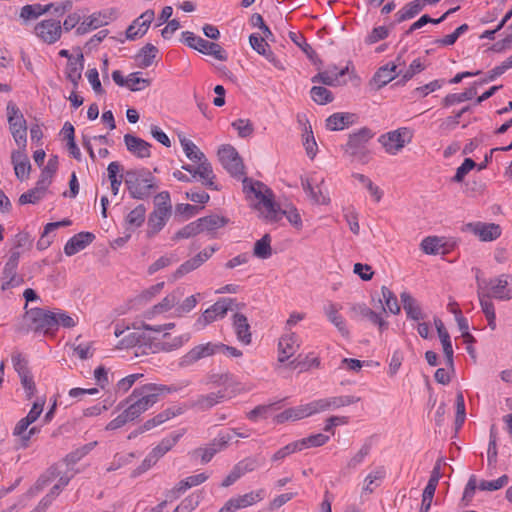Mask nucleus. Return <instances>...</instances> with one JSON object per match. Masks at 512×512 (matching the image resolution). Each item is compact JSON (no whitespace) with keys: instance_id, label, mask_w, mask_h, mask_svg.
Returning a JSON list of instances; mask_svg holds the SVG:
<instances>
[{"instance_id":"obj_5","label":"nucleus","mask_w":512,"mask_h":512,"mask_svg":"<svg viewBox=\"0 0 512 512\" xmlns=\"http://www.w3.org/2000/svg\"><path fill=\"white\" fill-rule=\"evenodd\" d=\"M243 187L245 191L252 192L259 200L256 208L264 215L265 219H275L276 202L271 189L260 181H253L249 178H244Z\"/></svg>"},{"instance_id":"obj_35","label":"nucleus","mask_w":512,"mask_h":512,"mask_svg":"<svg viewBox=\"0 0 512 512\" xmlns=\"http://www.w3.org/2000/svg\"><path fill=\"white\" fill-rule=\"evenodd\" d=\"M180 413H181L180 409H178L177 411H174L172 408H168V409L164 410L163 412L157 414L153 418L147 420L143 425H141L138 428V432L144 433L146 431H149Z\"/></svg>"},{"instance_id":"obj_45","label":"nucleus","mask_w":512,"mask_h":512,"mask_svg":"<svg viewBox=\"0 0 512 512\" xmlns=\"http://www.w3.org/2000/svg\"><path fill=\"white\" fill-rule=\"evenodd\" d=\"M477 94V89L472 86L462 93L448 94L442 101L444 107H449L467 100H471Z\"/></svg>"},{"instance_id":"obj_30","label":"nucleus","mask_w":512,"mask_h":512,"mask_svg":"<svg viewBox=\"0 0 512 512\" xmlns=\"http://www.w3.org/2000/svg\"><path fill=\"white\" fill-rule=\"evenodd\" d=\"M145 215L146 207L144 204H139L130 211L125 218L126 232H134L137 228L142 226L145 221Z\"/></svg>"},{"instance_id":"obj_38","label":"nucleus","mask_w":512,"mask_h":512,"mask_svg":"<svg viewBox=\"0 0 512 512\" xmlns=\"http://www.w3.org/2000/svg\"><path fill=\"white\" fill-rule=\"evenodd\" d=\"M208 479V475L205 473H200L196 475L189 476L183 480H181L175 488L171 491V494L174 495L175 498L179 496V494L184 493L187 489H190L194 486L200 485Z\"/></svg>"},{"instance_id":"obj_11","label":"nucleus","mask_w":512,"mask_h":512,"mask_svg":"<svg viewBox=\"0 0 512 512\" xmlns=\"http://www.w3.org/2000/svg\"><path fill=\"white\" fill-rule=\"evenodd\" d=\"M20 255L19 251L12 250L7 262L5 263L1 278V289L3 291L17 287L23 283V279L17 276V267Z\"/></svg>"},{"instance_id":"obj_3","label":"nucleus","mask_w":512,"mask_h":512,"mask_svg":"<svg viewBox=\"0 0 512 512\" xmlns=\"http://www.w3.org/2000/svg\"><path fill=\"white\" fill-rule=\"evenodd\" d=\"M155 209L147 222V237L152 238L166 225L171 215V199L168 191L158 193L154 198Z\"/></svg>"},{"instance_id":"obj_60","label":"nucleus","mask_w":512,"mask_h":512,"mask_svg":"<svg viewBox=\"0 0 512 512\" xmlns=\"http://www.w3.org/2000/svg\"><path fill=\"white\" fill-rule=\"evenodd\" d=\"M199 233H201V232H200V228H199V225L197 223V220H196V221H193V222L187 224L186 226H184L180 230H178L174 234V236L172 237V240L177 241V240H180V239L190 238V237L195 236V235H197Z\"/></svg>"},{"instance_id":"obj_62","label":"nucleus","mask_w":512,"mask_h":512,"mask_svg":"<svg viewBox=\"0 0 512 512\" xmlns=\"http://www.w3.org/2000/svg\"><path fill=\"white\" fill-rule=\"evenodd\" d=\"M355 179H357L360 183L364 184L370 194L375 198L377 202H379L382 198V191L379 187L375 186L373 182L364 174L354 173L352 175Z\"/></svg>"},{"instance_id":"obj_28","label":"nucleus","mask_w":512,"mask_h":512,"mask_svg":"<svg viewBox=\"0 0 512 512\" xmlns=\"http://www.w3.org/2000/svg\"><path fill=\"white\" fill-rule=\"evenodd\" d=\"M196 173H198V177L206 187L212 190H218V187L214 182L215 174L213 172L212 165L206 156L198 161Z\"/></svg>"},{"instance_id":"obj_13","label":"nucleus","mask_w":512,"mask_h":512,"mask_svg":"<svg viewBox=\"0 0 512 512\" xmlns=\"http://www.w3.org/2000/svg\"><path fill=\"white\" fill-rule=\"evenodd\" d=\"M349 315L354 320H368L372 324L377 325L380 331L387 329L388 322L385 321L381 314L376 313L364 303H354L349 307Z\"/></svg>"},{"instance_id":"obj_21","label":"nucleus","mask_w":512,"mask_h":512,"mask_svg":"<svg viewBox=\"0 0 512 512\" xmlns=\"http://www.w3.org/2000/svg\"><path fill=\"white\" fill-rule=\"evenodd\" d=\"M397 65L395 63H387L375 72L374 76L370 81L371 86H375L376 90L384 87L386 84L391 82L397 75L401 74V71L397 72Z\"/></svg>"},{"instance_id":"obj_51","label":"nucleus","mask_w":512,"mask_h":512,"mask_svg":"<svg viewBox=\"0 0 512 512\" xmlns=\"http://www.w3.org/2000/svg\"><path fill=\"white\" fill-rule=\"evenodd\" d=\"M289 38L307 55L310 60L315 61L317 58V53L312 48V46L307 43L305 37L302 34L289 32Z\"/></svg>"},{"instance_id":"obj_33","label":"nucleus","mask_w":512,"mask_h":512,"mask_svg":"<svg viewBox=\"0 0 512 512\" xmlns=\"http://www.w3.org/2000/svg\"><path fill=\"white\" fill-rule=\"evenodd\" d=\"M249 43L251 47L260 55H263L269 62L273 63L277 66V60L274 53L270 50L268 43L265 38L257 35L251 34L249 36Z\"/></svg>"},{"instance_id":"obj_14","label":"nucleus","mask_w":512,"mask_h":512,"mask_svg":"<svg viewBox=\"0 0 512 512\" xmlns=\"http://www.w3.org/2000/svg\"><path fill=\"white\" fill-rule=\"evenodd\" d=\"M462 231L471 232L484 242L496 240L501 235V227L498 224L480 221L465 224Z\"/></svg>"},{"instance_id":"obj_47","label":"nucleus","mask_w":512,"mask_h":512,"mask_svg":"<svg viewBox=\"0 0 512 512\" xmlns=\"http://www.w3.org/2000/svg\"><path fill=\"white\" fill-rule=\"evenodd\" d=\"M383 300L385 305H382V312L386 313L388 310L392 314H399L401 311L400 305L398 304V300L396 295L388 289L386 286H382L381 288Z\"/></svg>"},{"instance_id":"obj_18","label":"nucleus","mask_w":512,"mask_h":512,"mask_svg":"<svg viewBox=\"0 0 512 512\" xmlns=\"http://www.w3.org/2000/svg\"><path fill=\"white\" fill-rule=\"evenodd\" d=\"M124 143L126 145L127 150L132 153L137 158H149L151 156V147L152 145L132 134L124 135Z\"/></svg>"},{"instance_id":"obj_7","label":"nucleus","mask_w":512,"mask_h":512,"mask_svg":"<svg viewBox=\"0 0 512 512\" xmlns=\"http://www.w3.org/2000/svg\"><path fill=\"white\" fill-rule=\"evenodd\" d=\"M509 483V477L507 475H502L496 480L487 481L482 480L480 481L479 485H477V478L475 475H471L468 479V482L465 486L462 501L465 503V505H468L475 494V490L478 487L482 491H496L504 486H506Z\"/></svg>"},{"instance_id":"obj_46","label":"nucleus","mask_w":512,"mask_h":512,"mask_svg":"<svg viewBox=\"0 0 512 512\" xmlns=\"http://www.w3.org/2000/svg\"><path fill=\"white\" fill-rule=\"evenodd\" d=\"M253 255L260 259H268L272 255L271 236L269 234L257 240L254 244Z\"/></svg>"},{"instance_id":"obj_20","label":"nucleus","mask_w":512,"mask_h":512,"mask_svg":"<svg viewBox=\"0 0 512 512\" xmlns=\"http://www.w3.org/2000/svg\"><path fill=\"white\" fill-rule=\"evenodd\" d=\"M95 239L91 232H80L71 237L64 246V253L67 256H73L79 251L85 249Z\"/></svg>"},{"instance_id":"obj_48","label":"nucleus","mask_w":512,"mask_h":512,"mask_svg":"<svg viewBox=\"0 0 512 512\" xmlns=\"http://www.w3.org/2000/svg\"><path fill=\"white\" fill-rule=\"evenodd\" d=\"M179 141L184 150L186 157L194 162H198L199 160L205 157L204 153L200 151V149L189 139H187L184 135H179Z\"/></svg>"},{"instance_id":"obj_55","label":"nucleus","mask_w":512,"mask_h":512,"mask_svg":"<svg viewBox=\"0 0 512 512\" xmlns=\"http://www.w3.org/2000/svg\"><path fill=\"white\" fill-rule=\"evenodd\" d=\"M329 440V436L318 433L314 435H310L306 438H303L301 440H298V446L300 447V450H303L308 447H320L327 443Z\"/></svg>"},{"instance_id":"obj_31","label":"nucleus","mask_w":512,"mask_h":512,"mask_svg":"<svg viewBox=\"0 0 512 512\" xmlns=\"http://www.w3.org/2000/svg\"><path fill=\"white\" fill-rule=\"evenodd\" d=\"M426 4V0H414L407 3L395 14L396 22L401 23L403 21L414 18L423 10Z\"/></svg>"},{"instance_id":"obj_59","label":"nucleus","mask_w":512,"mask_h":512,"mask_svg":"<svg viewBox=\"0 0 512 512\" xmlns=\"http://www.w3.org/2000/svg\"><path fill=\"white\" fill-rule=\"evenodd\" d=\"M138 74H139V72H134V73L129 74V76L127 77L126 86L131 91H134V92L140 91V90L144 89L145 87L150 86V84H151L150 79L137 77Z\"/></svg>"},{"instance_id":"obj_56","label":"nucleus","mask_w":512,"mask_h":512,"mask_svg":"<svg viewBox=\"0 0 512 512\" xmlns=\"http://www.w3.org/2000/svg\"><path fill=\"white\" fill-rule=\"evenodd\" d=\"M202 265L200 257H197L196 255L185 261L183 264L179 266V268L173 273L172 277L174 280L181 278L182 276L186 275L187 273L197 269Z\"/></svg>"},{"instance_id":"obj_44","label":"nucleus","mask_w":512,"mask_h":512,"mask_svg":"<svg viewBox=\"0 0 512 512\" xmlns=\"http://www.w3.org/2000/svg\"><path fill=\"white\" fill-rule=\"evenodd\" d=\"M182 437V433H175L162 439V441L150 452L157 460L163 457Z\"/></svg>"},{"instance_id":"obj_64","label":"nucleus","mask_w":512,"mask_h":512,"mask_svg":"<svg viewBox=\"0 0 512 512\" xmlns=\"http://www.w3.org/2000/svg\"><path fill=\"white\" fill-rule=\"evenodd\" d=\"M476 167V163L471 158H465L463 163L457 168L456 173L452 180L454 182L460 183L463 181L465 176L474 168Z\"/></svg>"},{"instance_id":"obj_43","label":"nucleus","mask_w":512,"mask_h":512,"mask_svg":"<svg viewBox=\"0 0 512 512\" xmlns=\"http://www.w3.org/2000/svg\"><path fill=\"white\" fill-rule=\"evenodd\" d=\"M182 38H183L184 43L188 47L195 49L202 54L206 53V50L208 49V45H209L210 41H207V40L203 39L202 37L197 36L193 32H190V31L182 32Z\"/></svg>"},{"instance_id":"obj_52","label":"nucleus","mask_w":512,"mask_h":512,"mask_svg":"<svg viewBox=\"0 0 512 512\" xmlns=\"http://www.w3.org/2000/svg\"><path fill=\"white\" fill-rule=\"evenodd\" d=\"M310 95L320 105L328 104L334 99L332 92L323 86H313L310 90Z\"/></svg>"},{"instance_id":"obj_2","label":"nucleus","mask_w":512,"mask_h":512,"mask_svg":"<svg viewBox=\"0 0 512 512\" xmlns=\"http://www.w3.org/2000/svg\"><path fill=\"white\" fill-rule=\"evenodd\" d=\"M374 135V132L368 127H363L349 134L347 143L342 146L344 154L350 158L351 162H357L362 165L369 163L371 160V150L368 144Z\"/></svg>"},{"instance_id":"obj_53","label":"nucleus","mask_w":512,"mask_h":512,"mask_svg":"<svg viewBox=\"0 0 512 512\" xmlns=\"http://www.w3.org/2000/svg\"><path fill=\"white\" fill-rule=\"evenodd\" d=\"M182 295L180 293L177 294V291L168 294L166 297L162 299L161 302L153 306V313L159 314L166 311H169L171 308H173L178 302H179V296Z\"/></svg>"},{"instance_id":"obj_32","label":"nucleus","mask_w":512,"mask_h":512,"mask_svg":"<svg viewBox=\"0 0 512 512\" xmlns=\"http://www.w3.org/2000/svg\"><path fill=\"white\" fill-rule=\"evenodd\" d=\"M348 71V67L342 68L338 73H332L330 69L319 72L311 78L313 83H322L327 86H338L341 84L340 78L343 77Z\"/></svg>"},{"instance_id":"obj_39","label":"nucleus","mask_w":512,"mask_h":512,"mask_svg":"<svg viewBox=\"0 0 512 512\" xmlns=\"http://www.w3.org/2000/svg\"><path fill=\"white\" fill-rule=\"evenodd\" d=\"M101 16V13H94L91 16H89L77 27L76 34L83 35L92 29H97L98 27L108 24L106 16L104 15L103 19H101Z\"/></svg>"},{"instance_id":"obj_42","label":"nucleus","mask_w":512,"mask_h":512,"mask_svg":"<svg viewBox=\"0 0 512 512\" xmlns=\"http://www.w3.org/2000/svg\"><path fill=\"white\" fill-rule=\"evenodd\" d=\"M152 340L148 338L145 334H140L138 332H132L126 335L121 339L119 345L121 348H131L135 346H139V348L143 346H148Z\"/></svg>"},{"instance_id":"obj_26","label":"nucleus","mask_w":512,"mask_h":512,"mask_svg":"<svg viewBox=\"0 0 512 512\" xmlns=\"http://www.w3.org/2000/svg\"><path fill=\"white\" fill-rule=\"evenodd\" d=\"M189 339L190 334L185 333L180 336L174 337L173 339H171V341H151L149 343V349L151 350L152 353H156L159 351L170 352L182 347L184 343L189 341Z\"/></svg>"},{"instance_id":"obj_57","label":"nucleus","mask_w":512,"mask_h":512,"mask_svg":"<svg viewBox=\"0 0 512 512\" xmlns=\"http://www.w3.org/2000/svg\"><path fill=\"white\" fill-rule=\"evenodd\" d=\"M154 17V11L152 9H148L134 20V24L138 27L137 30L140 32V36H143L147 32L151 22L154 20Z\"/></svg>"},{"instance_id":"obj_34","label":"nucleus","mask_w":512,"mask_h":512,"mask_svg":"<svg viewBox=\"0 0 512 512\" xmlns=\"http://www.w3.org/2000/svg\"><path fill=\"white\" fill-rule=\"evenodd\" d=\"M325 314L328 320L337 328L343 337L349 336V330L346 327L345 320L341 315L338 314L339 308L334 303H329L324 308Z\"/></svg>"},{"instance_id":"obj_23","label":"nucleus","mask_w":512,"mask_h":512,"mask_svg":"<svg viewBox=\"0 0 512 512\" xmlns=\"http://www.w3.org/2000/svg\"><path fill=\"white\" fill-rule=\"evenodd\" d=\"M231 439L232 437L229 434L219 435L218 438L214 439L206 448H199L195 453L202 452L201 461L206 464L217 452L225 449Z\"/></svg>"},{"instance_id":"obj_1","label":"nucleus","mask_w":512,"mask_h":512,"mask_svg":"<svg viewBox=\"0 0 512 512\" xmlns=\"http://www.w3.org/2000/svg\"><path fill=\"white\" fill-rule=\"evenodd\" d=\"M124 183L132 199L146 200L158 189L157 179L146 168L129 169L124 174Z\"/></svg>"},{"instance_id":"obj_24","label":"nucleus","mask_w":512,"mask_h":512,"mask_svg":"<svg viewBox=\"0 0 512 512\" xmlns=\"http://www.w3.org/2000/svg\"><path fill=\"white\" fill-rule=\"evenodd\" d=\"M400 298L409 319L414 321L425 319L426 315L423 313L419 302L414 297H412L408 292L403 291L400 294Z\"/></svg>"},{"instance_id":"obj_50","label":"nucleus","mask_w":512,"mask_h":512,"mask_svg":"<svg viewBox=\"0 0 512 512\" xmlns=\"http://www.w3.org/2000/svg\"><path fill=\"white\" fill-rule=\"evenodd\" d=\"M302 142L307 156L310 159H314L317 154V143L315 141L311 125L305 126L302 133Z\"/></svg>"},{"instance_id":"obj_54","label":"nucleus","mask_w":512,"mask_h":512,"mask_svg":"<svg viewBox=\"0 0 512 512\" xmlns=\"http://www.w3.org/2000/svg\"><path fill=\"white\" fill-rule=\"evenodd\" d=\"M479 300H480V305H481L482 311L485 314V317L488 321L489 327L492 330H495L496 315H495L494 304L490 300L485 299V296L484 295L482 296L480 293H479Z\"/></svg>"},{"instance_id":"obj_40","label":"nucleus","mask_w":512,"mask_h":512,"mask_svg":"<svg viewBox=\"0 0 512 512\" xmlns=\"http://www.w3.org/2000/svg\"><path fill=\"white\" fill-rule=\"evenodd\" d=\"M54 7L53 3L47 5L41 4H33V5H25L21 8L20 17L24 20L36 19L40 15H43L52 10Z\"/></svg>"},{"instance_id":"obj_22","label":"nucleus","mask_w":512,"mask_h":512,"mask_svg":"<svg viewBox=\"0 0 512 512\" xmlns=\"http://www.w3.org/2000/svg\"><path fill=\"white\" fill-rule=\"evenodd\" d=\"M357 115L348 112H337L326 119V127L332 131H340L357 122Z\"/></svg>"},{"instance_id":"obj_12","label":"nucleus","mask_w":512,"mask_h":512,"mask_svg":"<svg viewBox=\"0 0 512 512\" xmlns=\"http://www.w3.org/2000/svg\"><path fill=\"white\" fill-rule=\"evenodd\" d=\"M33 329L37 332L48 334L57 329L56 313L43 309L34 308L30 311Z\"/></svg>"},{"instance_id":"obj_16","label":"nucleus","mask_w":512,"mask_h":512,"mask_svg":"<svg viewBox=\"0 0 512 512\" xmlns=\"http://www.w3.org/2000/svg\"><path fill=\"white\" fill-rule=\"evenodd\" d=\"M507 278L508 275L503 274L487 282L485 279H480L478 275L476 276L478 288L482 289L483 287L490 286L492 296L500 300H509L512 298V289L507 288Z\"/></svg>"},{"instance_id":"obj_63","label":"nucleus","mask_w":512,"mask_h":512,"mask_svg":"<svg viewBox=\"0 0 512 512\" xmlns=\"http://www.w3.org/2000/svg\"><path fill=\"white\" fill-rule=\"evenodd\" d=\"M424 69H425V66L419 58L413 60L412 63L410 64V66L408 67V69L402 74L401 80L399 82H397L396 84L404 85L407 81L412 79L414 77V75H416L417 73H420Z\"/></svg>"},{"instance_id":"obj_19","label":"nucleus","mask_w":512,"mask_h":512,"mask_svg":"<svg viewBox=\"0 0 512 512\" xmlns=\"http://www.w3.org/2000/svg\"><path fill=\"white\" fill-rule=\"evenodd\" d=\"M226 399L224 391L211 392L205 395H199L190 404V407L197 411H207Z\"/></svg>"},{"instance_id":"obj_36","label":"nucleus","mask_w":512,"mask_h":512,"mask_svg":"<svg viewBox=\"0 0 512 512\" xmlns=\"http://www.w3.org/2000/svg\"><path fill=\"white\" fill-rule=\"evenodd\" d=\"M228 222L229 220L227 218L215 214L197 219L200 232H213L216 229L225 226Z\"/></svg>"},{"instance_id":"obj_25","label":"nucleus","mask_w":512,"mask_h":512,"mask_svg":"<svg viewBox=\"0 0 512 512\" xmlns=\"http://www.w3.org/2000/svg\"><path fill=\"white\" fill-rule=\"evenodd\" d=\"M264 498V490L260 489L257 491H252L246 493L244 495L238 496L236 498H231L227 501L228 505L231 507L232 511L235 512L238 509L246 508L255 504L256 502L261 501Z\"/></svg>"},{"instance_id":"obj_29","label":"nucleus","mask_w":512,"mask_h":512,"mask_svg":"<svg viewBox=\"0 0 512 512\" xmlns=\"http://www.w3.org/2000/svg\"><path fill=\"white\" fill-rule=\"evenodd\" d=\"M83 68L84 57L82 53H80L76 59H70L67 63L66 76L75 89L78 87V83L81 80Z\"/></svg>"},{"instance_id":"obj_10","label":"nucleus","mask_w":512,"mask_h":512,"mask_svg":"<svg viewBox=\"0 0 512 512\" xmlns=\"http://www.w3.org/2000/svg\"><path fill=\"white\" fill-rule=\"evenodd\" d=\"M221 348L222 346H220V342H208L205 344L197 345L181 357L179 366L182 368L189 367L203 358L220 353Z\"/></svg>"},{"instance_id":"obj_61","label":"nucleus","mask_w":512,"mask_h":512,"mask_svg":"<svg viewBox=\"0 0 512 512\" xmlns=\"http://www.w3.org/2000/svg\"><path fill=\"white\" fill-rule=\"evenodd\" d=\"M96 445V442L88 443L83 445L80 448H77L75 451L70 452L66 455V462L68 464H76L80 461L85 455H87Z\"/></svg>"},{"instance_id":"obj_17","label":"nucleus","mask_w":512,"mask_h":512,"mask_svg":"<svg viewBox=\"0 0 512 512\" xmlns=\"http://www.w3.org/2000/svg\"><path fill=\"white\" fill-rule=\"evenodd\" d=\"M35 32L45 43L53 44L62 34L60 21L54 19L43 20L35 26Z\"/></svg>"},{"instance_id":"obj_4","label":"nucleus","mask_w":512,"mask_h":512,"mask_svg":"<svg viewBox=\"0 0 512 512\" xmlns=\"http://www.w3.org/2000/svg\"><path fill=\"white\" fill-rule=\"evenodd\" d=\"M177 389L173 386L145 384L141 387L135 388L129 397L126 398L125 403L134 402L139 405L142 413L147 411L159 400V396L165 392H175Z\"/></svg>"},{"instance_id":"obj_41","label":"nucleus","mask_w":512,"mask_h":512,"mask_svg":"<svg viewBox=\"0 0 512 512\" xmlns=\"http://www.w3.org/2000/svg\"><path fill=\"white\" fill-rule=\"evenodd\" d=\"M445 243L443 242L442 238L439 237H426L421 242V249L424 253L430 254V255H436V254H444L446 253L445 249Z\"/></svg>"},{"instance_id":"obj_27","label":"nucleus","mask_w":512,"mask_h":512,"mask_svg":"<svg viewBox=\"0 0 512 512\" xmlns=\"http://www.w3.org/2000/svg\"><path fill=\"white\" fill-rule=\"evenodd\" d=\"M233 327L237 336V339L243 344L251 343L250 325L245 315L241 313H235L233 315Z\"/></svg>"},{"instance_id":"obj_58","label":"nucleus","mask_w":512,"mask_h":512,"mask_svg":"<svg viewBox=\"0 0 512 512\" xmlns=\"http://www.w3.org/2000/svg\"><path fill=\"white\" fill-rule=\"evenodd\" d=\"M469 29V26L467 24H462L458 28L455 29V31L449 35H446L445 37L441 39L435 40V43L439 46H451L453 45L458 38L467 32Z\"/></svg>"},{"instance_id":"obj_15","label":"nucleus","mask_w":512,"mask_h":512,"mask_svg":"<svg viewBox=\"0 0 512 512\" xmlns=\"http://www.w3.org/2000/svg\"><path fill=\"white\" fill-rule=\"evenodd\" d=\"M238 308L236 299L232 298H221L215 302L211 307L206 309L199 321L203 320L204 325L210 324L218 318H223L229 310Z\"/></svg>"},{"instance_id":"obj_49","label":"nucleus","mask_w":512,"mask_h":512,"mask_svg":"<svg viewBox=\"0 0 512 512\" xmlns=\"http://www.w3.org/2000/svg\"><path fill=\"white\" fill-rule=\"evenodd\" d=\"M157 53V47L150 43L146 44L136 55V59H141L138 66L141 68L149 67L153 63Z\"/></svg>"},{"instance_id":"obj_8","label":"nucleus","mask_w":512,"mask_h":512,"mask_svg":"<svg viewBox=\"0 0 512 512\" xmlns=\"http://www.w3.org/2000/svg\"><path fill=\"white\" fill-rule=\"evenodd\" d=\"M219 161L223 168L233 177L244 175V164L237 150L231 145H223L218 150Z\"/></svg>"},{"instance_id":"obj_9","label":"nucleus","mask_w":512,"mask_h":512,"mask_svg":"<svg viewBox=\"0 0 512 512\" xmlns=\"http://www.w3.org/2000/svg\"><path fill=\"white\" fill-rule=\"evenodd\" d=\"M411 139V131L408 128H400L381 135L379 142L383 145L387 153L395 155L406 143H409Z\"/></svg>"},{"instance_id":"obj_37","label":"nucleus","mask_w":512,"mask_h":512,"mask_svg":"<svg viewBox=\"0 0 512 512\" xmlns=\"http://www.w3.org/2000/svg\"><path fill=\"white\" fill-rule=\"evenodd\" d=\"M275 212V214H277V217L275 219H267L268 221L278 222L279 220L282 219L283 216H285L287 220L290 222V224L295 228L300 229L302 227L301 216L295 207L281 209L279 204L276 203Z\"/></svg>"},{"instance_id":"obj_6","label":"nucleus","mask_w":512,"mask_h":512,"mask_svg":"<svg viewBox=\"0 0 512 512\" xmlns=\"http://www.w3.org/2000/svg\"><path fill=\"white\" fill-rule=\"evenodd\" d=\"M7 118L11 134L19 147H26L27 125L26 120L17 107V105L10 101L7 103Z\"/></svg>"}]
</instances>
